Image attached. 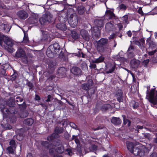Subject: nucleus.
Returning <instances> with one entry per match:
<instances>
[{
    "label": "nucleus",
    "instance_id": "22",
    "mask_svg": "<svg viewBox=\"0 0 157 157\" xmlns=\"http://www.w3.org/2000/svg\"><path fill=\"white\" fill-rule=\"evenodd\" d=\"M111 122L114 124H121V121L119 118L113 117L111 120Z\"/></svg>",
    "mask_w": 157,
    "mask_h": 157
},
{
    "label": "nucleus",
    "instance_id": "27",
    "mask_svg": "<svg viewBox=\"0 0 157 157\" xmlns=\"http://www.w3.org/2000/svg\"><path fill=\"white\" fill-rule=\"evenodd\" d=\"M104 59L105 57L103 56H100L98 58L93 60V63H99L102 62L104 61Z\"/></svg>",
    "mask_w": 157,
    "mask_h": 157
},
{
    "label": "nucleus",
    "instance_id": "56",
    "mask_svg": "<svg viewBox=\"0 0 157 157\" xmlns=\"http://www.w3.org/2000/svg\"><path fill=\"white\" fill-rule=\"evenodd\" d=\"M138 12L139 14L142 15L143 14V12L142 8L141 7L139 8L138 10Z\"/></svg>",
    "mask_w": 157,
    "mask_h": 157
},
{
    "label": "nucleus",
    "instance_id": "4",
    "mask_svg": "<svg viewBox=\"0 0 157 157\" xmlns=\"http://www.w3.org/2000/svg\"><path fill=\"white\" fill-rule=\"evenodd\" d=\"M15 56L17 58H20L23 63L25 64L28 63L27 56L25 51L21 48H20L17 50L16 52Z\"/></svg>",
    "mask_w": 157,
    "mask_h": 157
},
{
    "label": "nucleus",
    "instance_id": "64",
    "mask_svg": "<svg viewBox=\"0 0 157 157\" xmlns=\"http://www.w3.org/2000/svg\"><path fill=\"white\" fill-rule=\"evenodd\" d=\"M136 128L138 129H142L143 128V126L140 125H137Z\"/></svg>",
    "mask_w": 157,
    "mask_h": 157
},
{
    "label": "nucleus",
    "instance_id": "53",
    "mask_svg": "<svg viewBox=\"0 0 157 157\" xmlns=\"http://www.w3.org/2000/svg\"><path fill=\"white\" fill-rule=\"evenodd\" d=\"M117 27L119 29V30H121L123 27V26L122 24L121 23H119L117 24Z\"/></svg>",
    "mask_w": 157,
    "mask_h": 157
},
{
    "label": "nucleus",
    "instance_id": "54",
    "mask_svg": "<svg viewBox=\"0 0 157 157\" xmlns=\"http://www.w3.org/2000/svg\"><path fill=\"white\" fill-rule=\"evenodd\" d=\"M149 61V59L144 60L142 62L143 64L146 65H147Z\"/></svg>",
    "mask_w": 157,
    "mask_h": 157
},
{
    "label": "nucleus",
    "instance_id": "45",
    "mask_svg": "<svg viewBox=\"0 0 157 157\" xmlns=\"http://www.w3.org/2000/svg\"><path fill=\"white\" fill-rule=\"evenodd\" d=\"M10 146L14 147L15 145V142L14 140H12L10 141Z\"/></svg>",
    "mask_w": 157,
    "mask_h": 157
},
{
    "label": "nucleus",
    "instance_id": "8",
    "mask_svg": "<svg viewBox=\"0 0 157 157\" xmlns=\"http://www.w3.org/2000/svg\"><path fill=\"white\" fill-rule=\"evenodd\" d=\"M14 105L15 103L13 101H11V100L8 101L7 102V104L6 102V107L7 108L9 112L7 114V116L4 117H7L10 113L11 114L15 113V111H14V108L12 107L14 106Z\"/></svg>",
    "mask_w": 157,
    "mask_h": 157
},
{
    "label": "nucleus",
    "instance_id": "9",
    "mask_svg": "<svg viewBox=\"0 0 157 157\" xmlns=\"http://www.w3.org/2000/svg\"><path fill=\"white\" fill-rule=\"evenodd\" d=\"M146 149V148L144 146L142 147L141 149L138 147H134L132 153H133L135 155H139L141 156L144 155Z\"/></svg>",
    "mask_w": 157,
    "mask_h": 157
},
{
    "label": "nucleus",
    "instance_id": "28",
    "mask_svg": "<svg viewBox=\"0 0 157 157\" xmlns=\"http://www.w3.org/2000/svg\"><path fill=\"white\" fill-rule=\"evenodd\" d=\"M134 49V47L132 45L128 49V51L129 52L128 55V56L129 57H133L134 56V54L133 52H132V50H133Z\"/></svg>",
    "mask_w": 157,
    "mask_h": 157
},
{
    "label": "nucleus",
    "instance_id": "41",
    "mask_svg": "<svg viewBox=\"0 0 157 157\" xmlns=\"http://www.w3.org/2000/svg\"><path fill=\"white\" fill-rule=\"evenodd\" d=\"M13 147L10 146L7 148L8 152L9 153L13 154L14 153V150L13 148Z\"/></svg>",
    "mask_w": 157,
    "mask_h": 157
},
{
    "label": "nucleus",
    "instance_id": "47",
    "mask_svg": "<svg viewBox=\"0 0 157 157\" xmlns=\"http://www.w3.org/2000/svg\"><path fill=\"white\" fill-rule=\"evenodd\" d=\"M123 118V123L124 124H126L129 121V120L125 118V116L124 115H122Z\"/></svg>",
    "mask_w": 157,
    "mask_h": 157
},
{
    "label": "nucleus",
    "instance_id": "52",
    "mask_svg": "<svg viewBox=\"0 0 157 157\" xmlns=\"http://www.w3.org/2000/svg\"><path fill=\"white\" fill-rule=\"evenodd\" d=\"M156 52V50H155L149 52H148V54L150 56H152L153 55L155 52Z\"/></svg>",
    "mask_w": 157,
    "mask_h": 157
},
{
    "label": "nucleus",
    "instance_id": "34",
    "mask_svg": "<svg viewBox=\"0 0 157 157\" xmlns=\"http://www.w3.org/2000/svg\"><path fill=\"white\" fill-rule=\"evenodd\" d=\"M28 114V113L27 111H23L20 114V116L21 118H24L27 117Z\"/></svg>",
    "mask_w": 157,
    "mask_h": 157
},
{
    "label": "nucleus",
    "instance_id": "18",
    "mask_svg": "<svg viewBox=\"0 0 157 157\" xmlns=\"http://www.w3.org/2000/svg\"><path fill=\"white\" fill-rule=\"evenodd\" d=\"M57 53V52L54 51L52 49V46L50 45L48 48L46 52V54L50 58H52L53 56V52Z\"/></svg>",
    "mask_w": 157,
    "mask_h": 157
},
{
    "label": "nucleus",
    "instance_id": "29",
    "mask_svg": "<svg viewBox=\"0 0 157 157\" xmlns=\"http://www.w3.org/2000/svg\"><path fill=\"white\" fill-rule=\"evenodd\" d=\"M56 27L58 29L63 30H65L66 29V25L63 24H59L56 25Z\"/></svg>",
    "mask_w": 157,
    "mask_h": 157
},
{
    "label": "nucleus",
    "instance_id": "21",
    "mask_svg": "<svg viewBox=\"0 0 157 157\" xmlns=\"http://www.w3.org/2000/svg\"><path fill=\"white\" fill-rule=\"evenodd\" d=\"M77 10L78 14L80 15L83 14L86 10V9L85 7L83 6H78Z\"/></svg>",
    "mask_w": 157,
    "mask_h": 157
},
{
    "label": "nucleus",
    "instance_id": "17",
    "mask_svg": "<svg viewBox=\"0 0 157 157\" xmlns=\"http://www.w3.org/2000/svg\"><path fill=\"white\" fill-rule=\"evenodd\" d=\"M71 72L75 75H80L81 72V69L78 67H73L71 69Z\"/></svg>",
    "mask_w": 157,
    "mask_h": 157
},
{
    "label": "nucleus",
    "instance_id": "30",
    "mask_svg": "<svg viewBox=\"0 0 157 157\" xmlns=\"http://www.w3.org/2000/svg\"><path fill=\"white\" fill-rule=\"evenodd\" d=\"M33 123V120L31 118H28L25 120L24 123L25 124L28 125H32Z\"/></svg>",
    "mask_w": 157,
    "mask_h": 157
},
{
    "label": "nucleus",
    "instance_id": "57",
    "mask_svg": "<svg viewBox=\"0 0 157 157\" xmlns=\"http://www.w3.org/2000/svg\"><path fill=\"white\" fill-rule=\"evenodd\" d=\"M66 151L67 152L68 154L71 156L72 154V152H71V150L67 149L66 150Z\"/></svg>",
    "mask_w": 157,
    "mask_h": 157
},
{
    "label": "nucleus",
    "instance_id": "55",
    "mask_svg": "<svg viewBox=\"0 0 157 157\" xmlns=\"http://www.w3.org/2000/svg\"><path fill=\"white\" fill-rule=\"evenodd\" d=\"M70 125L71 127L74 128H76V125L73 122H70Z\"/></svg>",
    "mask_w": 157,
    "mask_h": 157
},
{
    "label": "nucleus",
    "instance_id": "10",
    "mask_svg": "<svg viewBox=\"0 0 157 157\" xmlns=\"http://www.w3.org/2000/svg\"><path fill=\"white\" fill-rule=\"evenodd\" d=\"M2 40H3L5 43L8 46L9 48V47H11L13 46V44L10 38L0 33V41Z\"/></svg>",
    "mask_w": 157,
    "mask_h": 157
},
{
    "label": "nucleus",
    "instance_id": "13",
    "mask_svg": "<svg viewBox=\"0 0 157 157\" xmlns=\"http://www.w3.org/2000/svg\"><path fill=\"white\" fill-rule=\"evenodd\" d=\"M66 69L64 67H61L59 68L58 70L59 77L62 78L64 77L66 74Z\"/></svg>",
    "mask_w": 157,
    "mask_h": 157
},
{
    "label": "nucleus",
    "instance_id": "61",
    "mask_svg": "<svg viewBox=\"0 0 157 157\" xmlns=\"http://www.w3.org/2000/svg\"><path fill=\"white\" fill-rule=\"evenodd\" d=\"M127 34L128 36L131 37L132 35V33L130 31H128L127 33Z\"/></svg>",
    "mask_w": 157,
    "mask_h": 157
},
{
    "label": "nucleus",
    "instance_id": "63",
    "mask_svg": "<svg viewBox=\"0 0 157 157\" xmlns=\"http://www.w3.org/2000/svg\"><path fill=\"white\" fill-rule=\"evenodd\" d=\"M144 138H148L149 137L148 134L147 133H144Z\"/></svg>",
    "mask_w": 157,
    "mask_h": 157
},
{
    "label": "nucleus",
    "instance_id": "1",
    "mask_svg": "<svg viewBox=\"0 0 157 157\" xmlns=\"http://www.w3.org/2000/svg\"><path fill=\"white\" fill-rule=\"evenodd\" d=\"M59 144H56L54 146L52 144H50L47 141L43 142L42 143V145L49 149V152L52 154L56 150L58 153L61 154L64 151V147L60 144V141L58 143Z\"/></svg>",
    "mask_w": 157,
    "mask_h": 157
},
{
    "label": "nucleus",
    "instance_id": "42",
    "mask_svg": "<svg viewBox=\"0 0 157 157\" xmlns=\"http://www.w3.org/2000/svg\"><path fill=\"white\" fill-rule=\"evenodd\" d=\"M119 8L120 10H125L126 9L127 6L125 5L122 4L119 6Z\"/></svg>",
    "mask_w": 157,
    "mask_h": 157
},
{
    "label": "nucleus",
    "instance_id": "24",
    "mask_svg": "<svg viewBox=\"0 0 157 157\" xmlns=\"http://www.w3.org/2000/svg\"><path fill=\"white\" fill-rule=\"evenodd\" d=\"M108 42V39H107L102 38L98 41L97 44L104 45L107 44Z\"/></svg>",
    "mask_w": 157,
    "mask_h": 157
},
{
    "label": "nucleus",
    "instance_id": "12",
    "mask_svg": "<svg viewBox=\"0 0 157 157\" xmlns=\"http://www.w3.org/2000/svg\"><path fill=\"white\" fill-rule=\"evenodd\" d=\"M17 15L21 19H25L28 16V13L24 10H20L17 13Z\"/></svg>",
    "mask_w": 157,
    "mask_h": 157
},
{
    "label": "nucleus",
    "instance_id": "36",
    "mask_svg": "<svg viewBox=\"0 0 157 157\" xmlns=\"http://www.w3.org/2000/svg\"><path fill=\"white\" fill-rule=\"evenodd\" d=\"M128 15H125L122 17V19L124 21V22L127 24L129 23L128 22Z\"/></svg>",
    "mask_w": 157,
    "mask_h": 157
},
{
    "label": "nucleus",
    "instance_id": "50",
    "mask_svg": "<svg viewBox=\"0 0 157 157\" xmlns=\"http://www.w3.org/2000/svg\"><path fill=\"white\" fill-rule=\"evenodd\" d=\"M135 44L136 45H137L138 46H139L140 47H141V48H142V46L141 45V44L140 43V42L139 41H136L135 42Z\"/></svg>",
    "mask_w": 157,
    "mask_h": 157
},
{
    "label": "nucleus",
    "instance_id": "49",
    "mask_svg": "<svg viewBox=\"0 0 157 157\" xmlns=\"http://www.w3.org/2000/svg\"><path fill=\"white\" fill-rule=\"evenodd\" d=\"M72 139H75V141L77 144L79 143V140L78 139L76 138V137L75 136H73Z\"/></svg>",
    "mask_w": 157,
    "mask_h": 157
},
{
    "label": "nucleus",
    "instance_id": "62",
    "mask_svg": "<svg viewBox=\"0 0 157 157\" xmlns=\"http://www.w3.org/2000/svg\"><path fill=\"white\" fill-rule=\"evenodd\" d=\"M35 99L36 100L39 101L40 100V97L38 95H36L35 96Z\"/></svg>",
    "mask_w": 157,
    "mask_h": 157
},
{
    "label": "nucleus",
    "instance_id": "3",
    "mask_svg": "<svg viewBox=\"0 0 157 157\" xmlns=\"http://www.w3.org/2000/svg\"><path fill=\"white\" fill-rule=\"evenodd\" d=\"M148 90L147 91V98L149 101L153 105L157 104V92H155V89L151 90L149 93H148Z\"/></svg>",
    "mask_w": 157,
    "mask_h": 157
},
{
    "label": "nucleus",
    "instance_id": "23",
    "mask_svg": "<svg viewBox=\"0 0 157 157\" xmlns=\"http://www.w3.org/2000/svg\"><path fill=\"white\" fill-rule=\"evenodd\" d=\"M116 94V97L117 98V101L120 102L122 101V92L121 90H119Z\"/></svg>",
    "mask_w": 157,
    "mask_h": 157
},
{
    "label": "nucleus",
    "instance_id": "35",
    "mask_svg": "<svg viewBox=\"0 0 157 157\" xmlns=\"http://www.w3.org/2000/svg\"><path fill=\"white\" fill-rule=\"evenodd\" d=\"M23 42L25 43H28L29 42L28 35L27 34L25 33H24V36L23 38Z\"/></svg>",
    "mask_w": 157,
    "mask_h": 157
},
{
    "label": "nucleus",
    "instance_id": "19",
    "mask_svg": "<svg viewBox=\"0 0 157 157\" xmlns=\"http://www.w3.org/2000/svg\"><path fill=\"white\" fill-rule=\"evenodd\" d=\"M0 29L3 30L6 32H8L10 30L8 25L2 23H0Z\"/></svg>",
    "mask_w": 157,
    "mask_h": 157
},
{
    "label": "nucleus",
    "instance_id": "58",
    "mask_svg": "<svg viewBox=\"0 0 157 157\" xmlns=\"http://www.w3.org/2000/svg\"><path fill=\"white\" fill-rule=\"evenodd\" d=\"M51 98V96L50 95H48L47 96V99L46 100V101L47 102L50 101Z\"/></svg>",
    "mask_w": 157,
    "mask_h": 157
},
{
    "label": "nucleus",
    "instance_id": "40",
    "mask_svg": "<svg viewBox=\"0 0 157 157\" xmlns=\"http://www.w3.org/2000/svg\"><path fill=\"white\" fill-rule=\"evenodd\" d=\"M95 63H93V60L92 61V63H90L89 67L91 69H95L96 67V65Z\"/></svg>",
    "mask_w": 157,
    "mask_h": 157
},
{
    "label": "nucleus",
    "instance_id": "25",
    "mask_svg": "<svg viewBox=\"0 0 157 157\" xmlns=\"http://www.w3.org/2000/svg\"><path fill=\"white\" fill-rule=\"evenodd\" d=\"M126 144L128 149L131 153H132L133 149L134 147V145L133 144L130 142H127Z\"/></svg>",
    "mask_w": 157,
    "mask_h": 157
},
{
    "label": "nucleus",
    "instance_id": "26",
    "mask_svg": "<svg viewBox=\"0 0 157 157\" xmlns=\"http://www.w3.org/2000/svg\"><path fill=\"white\" fill-rule=\"evenodd\" d=\"M95 24L98 28H101L104 25L103 21L102 20H97L95 21Z\"/></svg>",
    "mask_w": 157,
    "mask_h": 157
},
{
    "label": "nucleus",
    "instance_id": "20",
    "mask_svg": "<svg viewBox=\"0 0 157 157\" xmlns=\"http://www.w3.org/2000/svg\"><path fill=\"white\" fill-rule=\"evenodd\" d=\"M39 19L37 17H33L29 18L28 21L29 22L30 24H35L36 25L38 22V21H39Z\"/></svg>",
    "mask_w": 157,
    "mask_h": 157
},
{
    "label": "nucleus",
    "instance_id": "43",
    "mask_svg": "<svg viewBox=\"0 0 157 157\" xmlns=\"http://www.w3.org/2000/svg\"><path fill=\"white\" fill-rule=\"evenodd\" d=\"M16 101L18 105V102L20 101V102H21L23 101V99L19 96H17L16 97Z\"/></svg>",
    "mask_w": 157,
    "mask_h": 157
},
{
    "label": "nucleus",
    "instance_id": "33",
    "mask_svg": "<svg viewBox=\"0 0 157 157\" xmlns=\"http://www.w3.org/2000/svg\"><path fill=\"white\" fill-rule=\"evenodd\" d=\"M104 46L103 45H101L97 44V48L98 51L100 53L104 52Z\"/></svg>",
    "mask_w": 157,
    "mask_h": 157
},
{
    "label": "nucleus",
    "instance_id": "48",
    "mask_svg": "<svg viewBox=\"0 0 157 157\" xmlns=\"http://www.w3.org/2000/svg\"><path fill=\"white\" fill-rule=\"evenodd\" d=\"M140 41L142 47L144 48V44L145 43V40L144 38H141Z\"/></svg>",
    "mask_w": 157,
    "mask_h": 157
},
{
    "label": "nucleus",
    "instance_id": "60",
    "mask_svg": "<svg viewBox=\"0 0 157 157\" xmlns=\"http://www.w3.org/2000/svg\"><path fill=\"white\" fill-rule=\"evenodd\" d=\"M134 102H135V105L133 106V108L134 109H136L138 106V103L137 102H135L134 101Z\"/></svg>",
    "mask_w": 157,
    "mask_h": 157
},
{
    "label": "nucleus",
    "instance_id": "6",
    "mask_svg": "<svg viewBox=\"0 0 157 157\" xmlns=\"http://www.w3.org/2000/svg\"><path fill=\"white\" fill-rule=\"evenodd\" d=\"M63 131V127H56L55 129V133H53L51 136H48L47 140L48 141L52 140L54 138H56L58 137V134L62 133Z\"/></svg>",
    "mask_w": 157,
    "mask_h": 157
},
{
    "label": "nucleus",
    "instance_id": "15",
    "mask_svg": "<svg viewBox=\"0 0 157 157\" xmlns=\"http://www.w3.org/2000/svg\"><path fill=\"white\" fill-rule=\"evenodd\" d=\"M140 63V62L139 60L134 59L131 60L130 62L131 66L133 68H136L137 67Z\"/></svg>",
    "mask_w": 157,
    "mask_h": 157
},
{
    "label": "nucleus",
    "instance_id": "46",
    "mask_svg": "<svg viewBox=\"0 0 157 157\" xmlns=\"http://www.w3.org/2000/svg\"><path fill=\"white\" fill-rule=\"evenodd\" d=\"M48 68L51 70L52 71H54L55 69V65L52 64V65H51L50 63L48 65Z\"/></svg>",
    "mask_w": 157,
    "mask_h": 157
},
{
    "label": "nucleus",
    "instance_id": "11",
    "mask_svg": "<svg viewBox=\"0 0 157 157\" xmlns=\"http://www.w3.org/2000/svg\"><path fill=\"white\" fill-rule=\"evenodd\" d=\"M93 81L91 79L89 80L87 83L83 84L81 85L82 88L86 90H87L90 89L93 85Z\"/></svg>",
    "mask_w": 157,
    "mask_h": 157
},
{
    "label": "nucleus",
    "instance_id": "39",
    "mask_svg": "<svg viewBox=\"0 0 157 157\" xmlns=\"http://www.w3.org/2000/svg\"><path fill=\"white\" fill-rule=\"evenodd\" d=\"M104 52L103 53H107L110 52L111 49L110 48L105 46L104 48Z\"/></svg>",
    "mask_w": 157,
    "mask_h": 157
},
{
    "label": "nucleus",
    "instance_id": "44",
    "mask_svg": "<svg viewBox=\"0 0 157 157\" xmlns=\"http://www.w3.org/2000/svg\"><path fill=\"white\" fill-rule=\"evenodd\" d=\"M104 127V126L103 125H101L98 126V127L97 128H92V129L94 131H96V130H98L100 129H102Z\"/></svg>",
    "mask_w": 157,
    "mask_h": 157
},
{
    "label": "nucleus",
    "instance_id": "7",
    "mask_svg": "<svg viewBox=\"0 0 157 157\" xmlns=\"http://www.w3.org/2000/svg\"><path fill=\"white\" fill-rule=\"evenodd\" d=\"M6 101L0 99V108L3 114V117L7 116V114L9 112L7 108L6 107Z\"/></svg>",
    "mask_w": 157,
    "mask_h": 157
},
{
    "label": "nucleus",
    "instance_id": "2",
    "mask_svg": "<svg viewBox=\"0 0 157 157\" xmlns=\"http://www.w3.org/2000/svg\"><path fill=\"white\" fill-rule=\"evenodd\" d=\"M52 18V15L50 13L46 12L39 18V21L41 25H45L50 23Z\"/></svg>",
    "mask_w": 157,
    "mask_h": 157
},
{
    "label": "nucleus",
    "instance_id": "59",
    "mask_svg": "<svg viewBox=\"0 0 157 157\" xmlns=\"http://www.w3.org/2000/svg\"><path fill=\"white\" fill-rule=\"evenodd\" d=\"M18 105L22 106V107L23 108H25L26 107V104L25 102H23L22 105L20 104H18Z\"/></svg>",
    "mask_w": 157,
    "mask_h": 157
},
{
    "label": "nucleus",
    "instance_id": "31",
    "mask_svg": "<svg viewBox=\"0 0 157 157\" xmlns=\"http://www.w3.org/2000/svg\"><path fill=\"white\" fill-rule=\"evenodd\" d=\"M71 33L73 39H76L79 38V35L75 31H71Z\"/></svg>",
    "mask_w": 157,
    "mask_h": 157
},
{
    "label": "nucleus",
    "instance_id": "51",
    "mask_svg": "<svg viewBox=\"0 0 157 157\" xmlns=\"http://www.w3.org/2000/svg\"><path fill=\"white\" fill-rule=\"evenodd\" d=\"M110 105L108 104L104 105L103 106V108L106 110L109 108L110 107Z\"/></svg>",
    "mask_w": 157,
    "mask_h": 157
},
{
    "label": "nucleus",
    "instance_id": "37",
    "mask_svg": "<svg viewBox=\"0 0 157 157\" xmlns=\"http://www.w3.org/2000/svg\"><path fill=\"white\" fill-rule=\"evenodd\" d=\"M81 67L82 69L84 70H86L87 69V65L85 62H83L82 63Z\"/></svg>",
    "mask_w": 157,
    "mask_h": 157
},
{
    "label": "nucleus",
    "instance_id": "14",
    "mask_svg": "<svg viewBox=\"0 0 157 157\" xmlns=\"http://www.w3.org/2000/svg\"><path fill=\"white\" fill-rule=\"evenodd\" d=\"M81 35L83 38L86 41L89 40L90 36L87 31L82 29L80 32Z\"/></svg>",
    "mask_w": 157,
    "mask_h": 157
},
{
    "label": "nucleus",
    "instance_id": "38",
    "mask_svg": "<svg viewBox=\"0 0 157 157\" xmlns=\"http://www.w3.org/2000/svg\"><path fill=\"white\" fill-rule=\"evenodd\" d=\"M115 68V65L112 66L111 68H110L109 70H106V73L107 74L111 73L114 70Z\"/></svg>",
    "mask_w": 157,
    "mask_h": 157
},
{
    "label": "nucleus",
    "instance_id": "32",
    "mask_svg": "<svg viewBox=\"0 0 157 157\" xmlns=\"http://www.w3.org/2000/svg\"><path fill=\"white\" fill-rule=\"evenodd\" d=\"M52 49H53V48H54L53 50L56 51V52L57 51L58 52V50H60V47L59 45L58 44L56 43H54L53 45L52 46Z\"/></svg>",
    "mask_w": 157,
    "mask_h": 157
},
{
    "label": "nucleus",
    "instance_id": "5",
    "mask_svg": "<svg viewBox=\"0 0 157 157\" xmlns=\"http://www.w3.org/2000/svg\"><path fill=\"white\" fill-rule=\"evenodd\" d=\"M68 23L73 28H75L78 23L77 17L75 13L73 12L68 15Z\"/></svg>",
    "mask_w": 157,
    "mask_h": 157
},
{
    "label": "nucleus",
    "instance_id": "16",
    "mask_svg": "<svg viewBox=\"0 0 157 157\" xmlns=\"http://www.w3.org/2000/svg\"><path fill=\"white\" fill-rule=\"evenodd\" d=\"M105 16L109 19H114L115 18L114 14L110 10H108L106 12Z\"/></svg>",
    "mask_w": 157,
    "mask_h": 157
}]
</instances>
